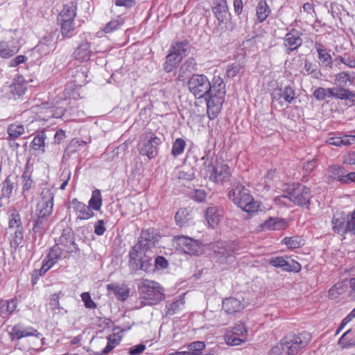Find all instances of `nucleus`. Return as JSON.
I'll use <instances>...</instances> for the list:
<instances>
[{
    "mask_svg": "<svg viewBox=\"0 0 355 355\" xmlns=\"http://www.w3.org/2000/svg\"><path fill=\"white\" fill-rule=\"evenodd\" d=\"M211 85V89L206 98L207 114L210 120H214L221 110L226 91L225 84L220 76H214Z\"/></svg>",
    "mask_w": 355,
    "mask_h": 355,
    "instance_id": "1",
    "label": "nucleus"
},
{
    "mask_svg": "<svg viewBox=\"0 0 355 355\" xmlns=\"http://www.w3.org/2000/svg\"><path fill=\"white\" fill-rule=\"evenodd\" d=\"M311 339V334L308 331L289 333L281 339L279 345L286 355H297L308 345Z\"/></svg>",
    "mask_w": 355,
    "mask_h": 355,
    "instance_id": "2",
    "label": "nucleus"
},
{
    "mask_svg": "<svg viewBox=\"0 0 355 355\" xmlns=\"http://www.w3.org/2000/svg\"><path fill=\"white\" fill-rule=\"evenodd\" d=\"M229 198L235 205L248 214L256 213L259 209L258 202L254 200L250 191L241 184L230 191Z\"/></svg>",
    "mask_w": 355,
    "mask_h": 355,
    "instance_id": "3",
    "label": "nucleus"
},
{
    "mask_svg": "<svg viewBox=\"0 0 355 355\" xmlns=\"http://www.w3.org/2000/svg\"><path fill=\"white\" fill-rule=\"evenodd\" d=\"M203 170L205 177L215 184H223L229 182L232 176L229 165L223 162L207 160L203 163Z\"/></svg>",
    "mask_w": 355,
    "mask_h": 355,
    "instance_id": "4",
    "label": "nucleus"
},
{
    "mask_svg": "<svg viewBox=\"0 0 355 355\" xmlns=\"http://www.w3.org/2000/svg\"><path fill=\"white\" fill-rule=\"evenodd\" d=\"M140 297L147 301L150 305H155L165 298L164 288L157 282L143 279L138 284Z\"/></svg>",
    "mask_w": 355,
    "mask_h": 355,
    "instance_id": "5",
    "label": "nucleus"
},
{
    "mask_svg": "<svg viewBox=\"0 0 355 355\" xmlns=\"http://www.w3.org/2000/svg\"><path fill=\"white\" fill-rule=\"evenodd\" d=\"M162 141L151 130L144 132L139 138L137 148L139 153L151 159L156 157L159 153V147Z\"/></svg>",
    "mask_w": 355,
    "mask_h": 355,
    "instance_id": "6",
    "label": "nucleus"
},
{
    "mask_svg": "<svg viewBox=\"0 0 355 355\" xmlns=\"http://www.w3.org/2000/svg\"><path fill=\"white\" fill-rule=\"evenodd\" d=\"M54 206V195L49 189H44L37 198L35 214L37 217L33 228L40 220L46 219L52 214Z\"/></svg>",
    "mask_w": 355,
    "mask_h": 355,
    "instance_id": "7",
    "label": "nucleus"
},
{
    "mask_svg": "<svg viewBox=\"0 0 355 355\" xmlns=\"http://www.w3.org/2000/svg\"><path fill=\"white\" fill-rule=\"evenodd\" d=\"M313 197L311 189L301 184H293L288 191V195L284 196V198H288L295 205L306 209L309 208Z\"/></svg>",
    "mask_w": 355,
    "mask_h": 355,
    "instance_id": "8",
    "label": "nucleus"
},
{
    "mask_svg": "<svg viewBox=\"0 0 355 355\" xmlns=\"http://www.w3.org/2000/svg\"><path fill=\"white\" fill-rule=\"evenodd\" d=\"M188 87L196 98L208 96L211 89V83L208 78L203 74H193L188 81Z\"/></svg>",
    "mask_w": 355,
    "mask_h": 355,
    "instance_id": "9",
    "label": "nucleus"
},
{
    "mask_svg": "<svg viewBox=\"0 0 355 355\" xmlns=\"http://www.w3.org/2000/svg\"><path fill=\"white\" fill-rule=\"evenodd\" d=\"M174 241L178 249L186 254L198 256L203 253V245L198 240L184 235H178L174 237Z\"/></svg>",
    "mask_w": 355,
    "mask_h": 355,
    "instance_id": "10",
    "label": "nucleus"
},
{
    "mask_svg": "<svg viewBox=\"0 0 355 355\" xmlns=\"http://www.w3.org/2000/svg\"><path fill=\"white\" fill-rule=\"evenodd\" d=\"M55 245L64 252V258H69L77 249L73 230L71 228L64 229Z\"/></svg>",
    "mask_w": 355,
    "mask_h": 355,
    "instance_id": "11",
    "label": "nucleus"
},
{
    "mask_svg": "<svg viewBox=\"0 0 355 355\" xmlns=\"http://www.w3.org/2000/svg\"><path fill=\"white\" fill-rule=\"evenodd\" d=\"M248 331L243 323L236 324L234 328L227 329L224 339L228 345L237 346L247 340Z\"/></svg>",
    "mask_w": 355,
    "mask_h": 355,
    "instance_id": "12",
    "label": "nucleus"
},
{
    "mask_svg": "<svg viewBox=\"0 0 355 355\" xmlns=\"http://www.w3.org/2000/svg\"><path fill=\"white\" fill-rule=\"evenodd\" d=\"M302 33L295 28H292L285 35L284 38V47L286 52L290 54L297 50L302 44Z\"/></svg>",
    "mask_w": 355,
    "mask_h": 355,
    "instance_id": "13",
    "label": "nucleus"
},
{
    "mask_svg": "<svg viewBox=\"0 0 355 355\" xmlns=\"http://www.w3.org/2000/svg\"><path fill=\"white\" fill-rule=\"evenodd\" d=\"M11 340H19L21 338L30 336L40 338L42 334L33 327L24 328L21 324L14 325L8 333Z\"/></svg>",
    "mask_w": 355,
    "mask_h": 355,
    "instance_id": "14",
    "label": "nucleus"
},
{
    "mask_svg": "<svg viewBox=\"0 0 355 355\" xmlns=\"http://www.w3.org/2000/svg\"><path fill=\"white\" fill-rule=\"evenodd\" d=\"M328 96L335 97L340 100L346 101V104L352 106L355 104V93L345 88H328L326 89Z\"/></svg>",
    "mask_w": 355,
    "mask_h": 355,
    "instance_id": "15",
    "label": "nucleus"
},
{
    "mask_svg": "<svg viewBox=\"0 0 355 355\" xmlns=\"http://www.w3.org/2000/svg\"><path fill=\"white\" fill-rule=\"evenodd\" d=\"M71 207L76 216V218L80 220H89L94 215V212L89 207L83 202L74 198L71 202Z\"/></svg>",
    "mask_w": 355,
    "mask_h": 355,
    "instance_id": "16",
    "label": "nucleus"
},
{
    "mask_svg": "<svg viewBox=\"0 0 355 355\" xmlns=\"http://www.w3.org/2000/svg\"><path fill=\"white\" fill-rule=\"evenodd\" d=\"M146 255V250L144 247H141V243H137L130 250L128 257V265L129 267L137 271V267L141 262L142 259Z\"/></svg>",
    "mask_w": 355,
    "mask_h": 355,
    "instance_id": "17",
    "label": "nucleus"
},
{
    "mask_svg": "<svg viewBox=\"0 0 355 355\" xmlns=\"http://www.w3.org/2000/svg\"><path fill=\"white\" fill-rule=\"evenodd\" d=\"M61 257H64V252H62L58 246H53L47 254L46 259L44 261L43 265L40 269V272L45 273L47 272L58 263Z\"/></svg>",
    "mask_w": 355,
    "mask_h": 355,
    "instance_id": "18",
    "label": "nucleus"
},
{
    "mask_svg": "<svg viewBox=\"0 0 355 355\" xmlns=\"http://www.w3.org/2000/svg\"><path fill=\"white\" fill-rule=\"evenodd\" d=\"M222 309L227 314L233 315L242 311L245 309V304L239 299L230 297L223 300Z\"/></svg>",
    "mask_w": 355,
    "mask_h": 355,
    "instance_id": "19",
    "label": "nucleus"
},
{
    "mask_svg": "<svg viewBox=\"0 0 355 355\" xmlns=\"http://www.w3.org/2000/svg\"><path fill=\"white\" fill-rule=\"evenodd\" d=\"M288 227L285 219L277 217H270L259 225L261 231L282 230Z\"/></svg>",
    "mask_w": 355,
    "mask_h": 355,
    "instance_id": "20",
    "label": "nucleus"
},
{
    "mask_svg": "<svg viewBox=\"0 0 355 355\" xmlns=\"http://www.w3.org/2000/svg\"><path fill=\"white\" fill-rule=\"evenodd\" d=\"M108 292H112L120 301L126 300L130 295V288L125 284L112 283L106 286Z\"/></svg>",
    "mask_w": 355,
    "mask_h": 355,
    "instance_id": "21",
    "label": "nucleus"
},
{
    "mask_svg": "<svg viewBox=\"0 0 355 355\" xmlns=\"http://www.w3.org/2000/svg\"><path fill=\"white\" fill-rule=\"evenodd\" d=\"M91 44L87 41H83L79 44L73 52L74 58L80 62H87L92 56Z\"/></svg>",
    "mask_w": 355,
    "mask_h": 355,
    "instance_id": "22",
    "label": "nucleus"
},
{
    "mask_svg": "<svg viewBox=\"0 0 355 355\" xmlns=\"http://www.w3.org/2000/svg\"><path fill=\"white\" fill-rule=\"evenodd\" d=\"M77 2L73 1H68L62 6V8L57 17V20L75 19L77 15Z\"/></svg>",
    "mask_w": 355,
    "mask_h": 355,
    "instance_id": "23",
    "label": "nucleus"
},
{
    "mask_svg": "<svg viewBox=\"0 0 355 355\" xmlns=\"http://www.w3.org/2000/svg\"><path fill=\"white\" fill-rule=\"evenodd\" d=\"M282 97L288 103L293 102L295 98V92L291 86H286L282 89L281 87H277L271 94L272 101H279Z\"/></svg>",
    "mask_w": 355,
    "mask_h": 355,
    "instance_id": "24",
    "label": "nucleus"
},
{
    "mask_svg": "<svg viewBox=\"0 0 355 355\" xmlns=\"http://www.w3.org/2000/svg\"><path fill=\"white\" fill-rule=\"evenodd\" d=\"M20 50V47L15 44L14 40L0 42V57L3 59H8Z\"/></svg>",
    "mask_w": 355,
    "mask_h": 355,
    "instance_id": "25",
    "label": "nucleus"
},
{
    "mask_svg": "<svg viewBox=\"0 0 355 355\" xmlns=\"http://www.w3.org/2000/svg\"><path fill=\"white\" fill-rule=\"evenodd\" d=\"M25 133V127L23 124L19 122H14L10 123L7 127L6 140L8 141L10 145L11 142L16 141L21 136Z\"/></svg>",
    "mask_w": 355,
    "mask_h": 355,
    "instance_id": "26",
    "label": "nucleus"
},
{
    "mask_svg": "<svg viewBox=\"0 0 355 355\" xmlns=\"http://www.w3.org/2000/svg\"><path fill=\"white\" fill-rule=\"evenodd\" d=\"M191 210L188 208H180L175 216L176 225L180 227H187L192 222Z\"/></svg>",
    "mask_w": 355,
    "mask_h": 355,
    "instance_id": "27",
    "label": "nucleus"
},
{
    "mask_svg": "<svg viewBox=\"0 0 355 355\" xmlns=\"http://www.w3.org/2000/svg\"><path fill=\"white\" fill-rule=\"evenodd\" d=\"M282 181V175L276 168L268 170L264 176V184L268 189L277 186Z\"/></svg>",
    "mask_w": 355,
    "mask_h": 355,
    "instance_id": "28",
    "label": "nucleus"
},
{
    "mask_svg": "<svg viewBox=\"0 0 355 355\" xmlns=\"http://www.w3.org/2000/svg\"><path fill=\"white\" fill-rule=\"evenodd\" d=\"M17 299L13 297L10 300H0V315L3 318L11 315L17 307Z\"/></svg>",
    "mask_w": 355,
    "mask_h": 355,
    "instance_id": "29",
    "label": "nucleus"
},
{
    "mask_svg": "<svg viewBox=\"0 0 355 355\" xmlns=\"http://www.w3.org/2000/svg\"><path fill=\"white\" fill-rule=\"evenodd\" d=\"M26 81L22 77H18L10 85V92L14 98L24 95L27 89Z\"/></svg>",
    "mask_w": 355,
    "mask_h": 355,
    "instance_id": "30",
    "label": "nucleus"
},
{
    "mask_svg": "<svg viewBox=\"0 0 355 355\" xmlns=\"http://www.w3.org/2000/svg\"><path fill=\"white\" fill-rule=\"evenodd\" d=\"M60 26V33L63 37L71 38L75 32V19L58 20Z\"/></svg>",
    "mask_w": 355,
    "mask_h": 355,
    "instance_id": "31",
    "label": "nucleus"
},
{
    "mask_svg": "<svg viewBox=\"0 0 355 355\" xmlns=\"http://www.w3.org/2000/svg\"><path fill=\"white\" fill-rule=\"evenodd\" d=\"M157 233L155 229L148 228L142 230L137 243H141V247L148 246L150 243H154L156 240Z\"/></svg>",
    "mask_w": 355,
    "mask_h": 355,
    "instance_id": "32",
    "label": "nucleus"
},
{
    "mask_svg": "<svg viewBox=\"0 0 355 355\" xmlns=\"http://www.w3.org/2000/svg\"><path fill=\"white\" fill-rule=\"evenodd\" d=\"M270 13V9L265 0L259 1L256 8L257 21L262 23L266 20Z\"/></svg>",
    "mask_w": 355,
    "mask_h": 355,
    "instance_id": "33",
    "label": "nucleus"
},
{
    "mask_svg": "<svg viewBox=\"0 0 355 355\" xmlns=\"http://www.w3.org/2000/svg\"><path fill=\"white\" fill-rule=\"evenodd\" d=\"M107 345L102 350L103 354H109L113 349L119 345L122 340L121 332L113 333L107 336Z\"/></svg>",
    "mask_w": 355,
    "mask_h": 355,
    "instance_id": "34",
    "label": "nucleus"
},
{
    "mask_svg": "<svg viewBox=\"0 0 355 355\" xmlns=\"http://www.w3.org/2000/svg\"><path fill=\"white\" fill-rule=\"evenodd\" d=\"M213 12L219 21V23H226L230 17V13L228 12L227 6L226 2L216 5L213 8Z\"/></svg>",
    "mask_w": 355,
    "mask_h": 355,
    "instance_id": "35",
    "label": "nucleus"
},
{
    "mask_svg": "<svg viewBox=\"0 0 355 355\" xmlns=\"http://www.w3.org/2000/svg\"><path fill=\"white\" fill-rule=\"evenodd\" d=\"M46 139V135L44 131H40L33 138L31 146L34 150L41 151L42 153H45V141Z\"/></svg>",
    "mask_w": 355,
    "mask_h": 355,
    "instance_id": "36",
    "label": "nucleus"
},
{
    "mask_svg": "<svg viewBox=\"0 0 355 355\" xmlns=\"http://www.w3.org/2000/svg\"><path fill=\"white\" fill-rule=\"evenodd\" d=\"M15 187V183L13 181L12 176L10 175H8L1 183V195L0 196L2 197V198H10L13 193Z\"/></svg>",
    "mask_w": 355,
    "mask_h": 355,
    "instance_id": "37",
    "label": "nucleus"
},
{
    "mask_svg": "<svg viewBox=\"0 0 355 355\" xmlns=\"http://www.w3.org/2000/svg\"><path fill=\"white\" fill-rule=\"evenodd\" d=\"M206 220L211 227H216L220 220V214L217 207H211L207 208L206 211Z\"/></svg>",
    "mask_w": 355,
    "mask_h": 355,
    "instance_id": "38",
    "label": "nucleus"
},
{
    "mask_svg": "<svg viewBox=\"0 0 355 355\" xmlns=\"http://www.w3.org/2000/svg\"><path fill=\"white\" fill-rule=\"evenodd\" d=\"M315 47L317 50L320 62L325 67L331 66L332 64L331 55L327 51L322 44L319 42H315Z\"/></svg>",
    "mask_w": 355,
    "mask_h": 355,
    "instance_id": "39",
    "label": "nucleus"
},
{
    "mask_svg": "<svg viewBox=\"0 0 355 355\" xmlns=\"http://www.w3.org/2000/svg\"><path fill=\"white\" fill-rule=\"evenodd\" d=\"M182 60L178 55H175L169 51V53L166 57V60L164 63V69L166 72H171L175 69L181 62Z\"/></svg>",
    "mask_w": 355,
    "mask_h": 355,
    "instance_id": "40",
    "label": "nucleus"
},
{
    "mask_svg": "<svg viewBox=\"0 0 355 355\" xmlns=\"http://www.w3.org/2000/svg\"><path fill=\"white\" fill-rule=\"evenodd\" d=\"M282 243L288 249H296L304 245V239L300 236H286L283 239Z\"/></svg>",
    "mask_w": 355,
    "mask_h": 355,
    "instance_id": "41",
    "label": "nucleus"
},
{
    "mask_svg": "<svg viewBox=\"0 0 355 355\" xmlns=\"http://www.w3.org/2000/svg\"><path fill=\"white\" fill-rule=\"evenodd\" d=\"M103 205V198L101 191L95 189L92 193V197L89 200L88 205L92 210L99 211Z\"/></svg>",
    "mask_w": 355,
    "mask_h": 355,
    "instance_id": "42",
    "label": "nucleus"
},
{
    "mask_svg": "<svg viewBox=\"0 0 355 355\" xmlns=\"http://www.w3.org/2000/svg\"><path fill=\"white\" fill-rule=\"evenodd\" d=\"M188 44L189 42L187 40L175 42L171 46L169 51L175 55H178V57H180L182 60L187 51L186 47Z\"/></svg>",
    "mask_w": 355,
    "mask_h": 355,
    "instance_id": "43",
    "label": "nucleus"
},
{
    "mask_svg": "<svg viewBox=\"0 0 355 355\" xmlns=\"http://www.w3.org/2000/svg\"><path fill=\"white\" fill-rule=\"evenodd\" d=\"M186 146V141L183 138L175 139L172 144L171 155L173 157L182 155L185 150Z\"/></svg>",
    "mask_w": 355,
    "mask_h": 355,
    "instance_id": "44",
    "label": "nucleus"
},
{
    "mask_svg": "<svg viewBox=\"0 0 355 355\" xmlns=\"http://www.w3.org/2000/svg\"><path fill=\"white\" fill-rule=\"evenodd\" d=\"M336 83L343 88L349 85H352L354 82V78L351 77L350 74L347 72H340L336 76Z\"/></svg>",
    "mask_w": 355,
    "mask_h": 355,
    "instance_id": "45",
    "label": "nucleus"
},
{
    "mask_svg": "<svg viewBox=\"0 0 355 355\" xmlns=\"http://www.w3.org/2000/svg\"><path fill=\"white\" fill-rule=\"evenodd\" d=\"M34 182L31 176L27 171H24L21 176V192L23 195L28 193L33 187Z\"/></svg>",
    "mask_w": 355,
    "mask_h": 355,
    "instance_id": "46",
    "label": "nucleus"
},
{
    "mask_svg": "<svg viewBox=\"0 0 355 355\" xmlns=\"http://www.w3.org/2000/svg\"><path fill=\"white\" fill-rule=\"evenodd\" d=\"M23 240V229L15 230L14 234L11 235L10 241V247L16 250L22 243Z\"/></svg>",
    "mask_w": 355,
    "mask_h": 355,
    "instance_id": "47",
    "label": "nucleus"
},
{
    "mask_svg": "<svg viewBox=\"0 0 355 355\" xmlns=\"http://www.w3.org/2000/svg\"><path fill=\"white\" fill-rule=\"evenodd\" d=\"M269 263L274 267L282 268L286 271H291V265L282 257L270 259Z\"/></svg>",
    "mask_w": 355,
    "mask_h": 355,
    "instance_id": "48",
    "label": "nucleus"
},
{
    "mask_svg": "<svg viewBox=\"0 0 355 355\" xmlns=\"http://www.w3.org/2000/svg\"><path fill=\"white\" fill-rule=\"evenodd\" d=\"M345 292V286L343 283L338 282L334 284L328 291L329 298L334 300L338 298Z\"/></svg>",
    "mask_w": 355,
    "mask_h": 355,
    "instance_id": "49",
    "label": "nucleus"
},
{
    "mask_svg": "<svg viewBox=\"0 0 355 355\" xmlns=\"http://www.w3.org/2000/svg\"><path fill=\"white\" fill-rule=\"evenodd\" d=\"M8 227L10 229H23L21 216L19 213L15 211L10 214L8 221Z\"/></svg>",
    "mask_w": 355,
    "mask_h": 355,
    "instance_id": "50",
    "label": "nucleus"
},
{
    "mask_svg": "<svg viewBox=\"0 0 355 355\" xmlns=\"http://www.w3.org/2000/svg\"><path fill=\"white\" fill-rule=\"evenodd\" d=\"M187 348L189 355H199L200 352L205 348V344L202 341H194L190 343Z\"/></svg>",
    "mask_w": 355,
    "mask_h": 355,
    "instance_id": "51",
    "label": "nucleus"
},
{
    "mask_svg": "<svg viewBox=\"0 0 355 355\" xmlns=\"http://www.w3.org/2000/svg\"><path fill=\"white\" fill-rule=\"evenodd\" d=\"M184 304V299L176 300L166 306V313L168 315H173L180 310Z\"/></svg>",
    "mask_w": 355,
    "mask_h": 355,
    "instance_id": "52",
    "label": "nucleus"
},
{
    "mask_svg": "<svg viewBox=\"0 0 355 355\" xmlns=\"http://www.w3.org/2000/svg\"><path fill=\"white\" fill-rule=\"evenodd\" d=\"M63 296L62 291L52 294L49 298V306L52 311L60 309V299Z\"/></svg>",
    "mask_w": 355,
    "mask_h": 355,
    "instance_id": "53",
    "label": "nucleus"
},
{
    "mask_svg": "<svg viewBox=\"0 0 355 355\" xmlns=\"http://www.w3.org/2000/svg\"><path fill=\"white\" fill-rule=\"evenodd\" d=\"M328 172L331 174V177L337 179L340 182V178L345 175L344 168L338 166H331L328 168Z\"/></svg>",
    "mask_w": 355,
    "mask_h": 355,
    "instance_id": "54",
    "label": "nucleus"
},
{
    "mask_svg": "<svg viewBox=\"0 0 355 355\" xmlns=\"http://www.w3.org/2000/svg\"><path fill=\"white\" fill-rule=\"evenodd\" d=\"M144 270L145 272H150L153 270L152 259L146 255L144 257L141 262L137 267V270Z\"/></svg>",
    "mask_w": 355,
    "mask_h": 355,
    "instance_id": "55",
    "label": "nucleus"
},
{
    "mask_svg": "<svg viewBox=\"0 0 355 355\" xmlns=\"http://www.w3.org/2000/svg\"><path fill=\"white\" fill-rule=\"evenodd\" d=\"M196 66L197 64L194 58H189L182 64L180 71L182 72L194 71L196 69Z\"/></svg>",
    "mask_w": 355,
    "mask_h": 355,
    "instance_id": "56",
    "label": "nucleus"
},
{
    "mask_svg": "<svg viewBox=\"0 0 355 355\" xmlns=\"http://www.w3.org/2000/svg\"><path fill=\"white\" fill-rule=\"evenodd\" d=\"M121 23L118 19H113L109 21L103 28V32L106 34L110 33L116 30H117Z\"/></svg>",
    "mask_w": 355,
    "mask_h": 355,
    "instance_id": "57",
    "label": "nucleus"
},
{
    "mask_svg": "<svg viewBox=\"0 0 355 355\" xmlns=\"http://www.w3.org/2000/svg\"><path fill=\"white\" fill-rule=\"evenodd\" d=\"M80 296L86 308L94 309L96 307V303L92 300L90 294L88 292L83 293Z\"/></svg>",
    "mask_w": 355,
    "mask_h": 355,
    "instance_id": "58",
    "label": "nucleus"
},
{
    "mask_svg": "<svg viewBox=\"0 0 355 355\" xmlns=\"http://www.w3.org/2000/svg\"><path fill=\"white\" fill-rule=\"evenodd\" d=\"M241 67L239 64H232L227 66L226 75L228 78L235 77L240 71Z\"/></svg>",
    "mask_w": 355,
    "mask_h": 355,
    "instance_id": "59",
    "label": "nucleus"
},
{
    "mask_svg": "<svg viewBox=\"0 0 355 355\" xmlns=\"http://www.w3.org/2000/svg\"><path fill=\"white\" fill-rule=\"evenodd\" d=\"M318 166V159H312L303 164V171L306 174L311 173Z\"/></svg>",
    "mask_w": 355,
    "mask_h": 355,
    "instance_id": "60",
    "label": "nucleus"
},
{
    "mask_svg": "<svg viewBox=\"0 0 355 355\" xmlns=\"http://www.w3.org/2000/svg\"><path fill=\"white\" fill-rule=\"evenodd\" d=\"M350 331L351 329L347 330L339 338L338 341V345H339L341 349L349 348L352 345L351 340H347L346 338V336H347L348 334L350 333Z\"/></svg>",
    "mask_w": 355,
    "mask_h": 355,
    "instance_id": "61",
    "label": "nucleus"
},
{
    "mask_svg": "<svg viewBox=\"0 0 355 355\" xmlns=\"http://www.w3.org/2000/svg\"><path fill=\"white\" fill-rule=\"evenodd\" d=\"M168 266V262L163 256H158L155 260V268L157 270L166 269Z\"/></svg>",
    "mask_w": 355,
    "mask_h": 355,
    "instance_id": "62",
    "label": "nucleus"
},
{
    "mask_svg": "<svg viewBox=\"0 0 355 355\" xmlns=\"http://www.w3.org/2000/svg\"><path fill=\"white\" fill-rule=\"evenodd\" d=\"M28 58L24 55H19L11 60L8 63L9 67H16L21 64L26 62Z\"/></svg>",
    "mask_w": 355,
    "mask_h": 355,
    "instance_id": "63",
    "label": "nucleus"
},
{
    "mask_svg": "<svg viewBox=\"0 0 355 355\" xmlns=\"http://www.w3.org/2000/svg\"><path fill=\"white\" fill-rule=\"evenodd\" d=\"M338 60L343 64H345L349 68H355V57H342L339 56Z\"/></svg>",
    "mask_w": 355,
    "mask_h": 355,
    "instance_id": "64",
    "label": "nucleus"
}]
</instances>
